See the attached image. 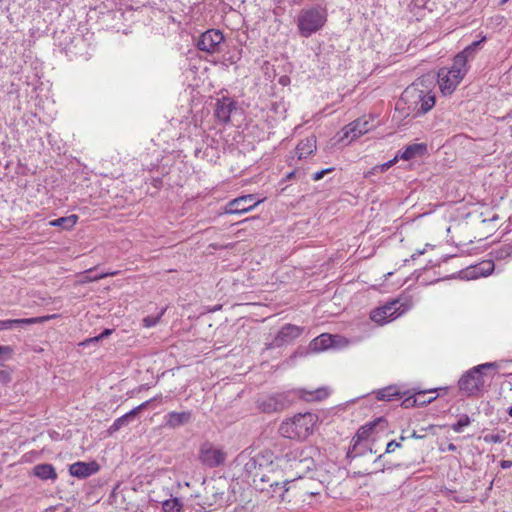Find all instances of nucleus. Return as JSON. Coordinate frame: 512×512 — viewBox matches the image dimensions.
<instances>
[{"label":"nucleus","instance_id":"nucleus-1","mask_svg":"<svg viewBox=\"0 0 512 512\" xmlns=\"http://www.w3.org/2000/svg\"><path fill=\"white\" fill-rule=\"evenodd\" d=\"M316 422L315 414H297L281 423L279 433L288 439L305 440L313 433Z\"/></svg>","mask_w":512,"mask_h":512},{"label":"nucleus","instance_id":"nucleus-2","mask_svg":"<svg viewBox=\"0 0 512 512\" xmlns=\"http://www.w3.org/2000/svg\"><path fill=\"white\" fill-rule=\"evenodd\" d=\"M408 109L415 117L424 115L435 105V96L425 89H420L417 84L408 86L401 95Z\"/></svg>","mask_w":512,"mask_h":512},{"label":"nucleus","instance_id":"nucleus-3","mask_svg":"<svg viewBox=\"0 0 512 512\" xmlns=\"http://www.w3.org/2000/svg\"><path fill=\"white\" fill-rule=\"evenodd\" d=\"M499 362H488L480 364L467 371L459 380V389L467 396H478L485 390L484 370L497 369Z\"/></svg>","mask_w":512,"mask_h":512},{"label":"nucleus","instance_id":"nucleus-4","mask_svg":"<svg viewBox=\"0 0 512 512\" xmlns=\"http://www.w3.org/2000/svg\"><path fill=\"white\" fill-rule=\"evenodd\" d=\"M326 20V12L321 8L312 7L303 9L297 18V26L301 36H311L324 26Z\"/></svg>","mask_w":512,"mask_h":512},{"label":"nucleus","instance_id":"nucleus-5","mask_svg":"<svg viewBox=\"0 0 512 512\" xmlns=\"http://www.w3.org/2000/svg\"><path fill=\"white\" fill-rule=\"evenodd\" d=\"M289 483L288 480L279 481V472L275 471L271 464L266 463L264 469L259 475L258 485L255 487L261 492H272V496L277 495L284 500V494L288 492L289 488L285 486Z\"/></svg>","mask_w":512,"mask_h":512},{"label":"nucleus","instance_id":"nucleus-6","mask_svg":"<svg viewBox=\"0 0 512 512\" xmlns=\"http://www.w3.org/2000/svg\"><path fill=\"white\" fill-rule=\"evenodd\" d=\"M226 453L210 443H204L199 451V460L208 467H218L224 464Z\"/></svg>","mask_w":512,"mask_h":512},{"label":"nucleus","instance_id":"nucleus-7","mask_svg":"<svg viewBox=\"0 0 512 512\" xmlns=\"http://www.w3.org/2000/svg\"><path fill=\"white\" fill-rule=\"evenodd\" d=\"M224 41V36L220 30L210 29L202 33L197 43L201 51L213 54L220 51V45Z\"/></svg>","mask_w":512,"mask_h":512},{"label":"nucleus","instance_id":"nucleus-8","mask_svg":"<svg viewBox=\"0 0 512 512\" xmlns=\"http://www.w3.org/2000/svg\"><path fill=\"white\" fill-rule=\"evenodd\" d=\"M262 200L255 201V196L253 194L240 196L238 198H235L231 201H229L225 208L224 213L225 214H243L250 210H252L254 207H256L259 203H261Z\"/></svg>","mask_w":512,"mask_h":512},{"label":"nucleus","instance_id":"nucleus-9","mask_svg":"<svg viewBox=\"0 0 512 512\" xmlns=\"http://www.w3.org/2000/svg\"><path fill=\"white\" fill-rule=\"evenodd\" d=\"M290 403V400L285 394H275L260 399L258 401V407L265 413H273L286 409Z\"/></svg>","mask_w":512,"mask_h":512},{"label":"nucleus","instance_id":"nucleus-10","mask_svg":"<svg viewBox=\"0 0 512 512\" xmlns=\"http://www.w3.org/2000/svg\"><path fill=\"white\" fill-rule=\"evenodd\" d=\"M439 86L444 94H451L457 87V85L463 79V75L460 74L459 70H441L438 74Z\"/></svg>","mask_w":512,"mask_h":512},{"label":"nucleus","instance_id":"nucleus-11","mask_svg":"<svg viewBox=\"0 0 512 512\" xmlns=\"http://www.w3.org/2000/svg\"><path fill=\"white\" fill-rule=\"evenodd\" d=\"M370 129H371V127H370V123L368 120L357 119L342 129L343 135L340 138V140L341 141L347 140V142L350 143L354 139L367 133Z\"/></svg>","mask_w":512,"mask_h":512},{"label":"nucleus","instance_id":"nucleus-12","mask_svg":"<svg viewBox=\"0 0 512 512\" xmlns=\"http://www.w3.org/2000/svg\"><path fill=\"white\" fill-rule=\"evenodd\" d=\"M398 308L399 301H393L383 307L375 309L371 313V319L378 324H383L397 317L396 312Z\"/></svg>","mask_w":512,"mask_h":512},{"label":"nucleus","instance_id":"nucleus-13","mask_svg":"<svg viewBox=\"0 0 512 512\" xmlns=\"http://www.w3.org/2000/svg\"><path fill=\"white\" fill-rule=\"evenodd\" d=\"M266 461L264 457H253L249 458L244 464V472L247 478L251 479L254 485H258L259 475L264 469Z\"/></svg>","mask_w":512,"mask_h":512},{"label":"nucleus","instance_id":"nucleus-14","mask_svg":"<svg viewBox=\"0 0 512 512\" xmlns=\"http://www.w3.org/2000/svg\"><path fill=\"white\" fill-rule=\"evenodd\" d=\"M56 317H57V315L53 314V315H46V316H41V317H33V318H25V319L2 320V321H0V330L12 329L14 326L44 323V322L54 319Z\"/></svg>","mask_w":512,"mask_h":512},{"label":"nucleus","instance_id":"nucleus-15","mask_svg":"<svg viewBox=\"0 0 512 512\" xmlns=\"http://www.w3.org/2000/svg\"><path fill=\"white\" fill-rule=\"evenodd\" d=\"M99 470V465L95 462H76L70 465L69 472L72 476L77 478H86Z\"/></svg>","mask_w":512,"mask_h":512},{"label":"nucleus","instance_id":"nucleus-16","mask_svg":"<svg viewBox=\"0 0 512 512\" xmlns=\"http://www.w3.org/2000/svg\"><path fill=\"white\" fill-rule=\"evenodd\" d=\"M235 108L234 103L228 98H222L217 101L215 116L223 123L230 121L232 110Z\"/></svg>","mask_w":512,"mask_h":512},{"label":"nucleus","instance_id":"nucleus-17","mask_svg":"<svg viewBox=\"0 0 512 512\" xmlns=\"http://www.w3.org/2000/svg\"><path fill=\"white\" fill-rule=\"evenodd\" d=\"M301 334V329L295 325L287 324L278 332L275 341L277 344L290 342Z\"/></svg>","mask_w":512,"mask_h":512},{"label":"nucleus","instance_id":"nucleus-18","mask_svg":"<svg viewBox=\"0 0 512 512\" xmlns=\"http://www.w3.org/2000/svg\"><path fill=\"white\" fill-rule=\"evenodd\" d=\"M334 342L335 339L332 335L324 333L310 342L309 349L312 352H320L332 347Z\"/></svg>","mask_w":512,"mask_h":512},{"label":"nucleus","instance_id":"nucleus-19","mask_svg":"<svg viewBox=\"0 0 512 512\" xmlns=\"http://www.w3.org/2000/svg\"><path fill=\"white\" fill-rule=\"evenodd\" d=\"M149 401L142 403L141 405L137 406L136 408L132 409L130 412L126 413L125 415L117 418L114 423L109 428V433H114L118 431L121 427L127 425L132 418H134L137 413L146 407Z\"/></svg>","mask_w":512,"mask_h":512},{"label":"nucleus","instance_id":"nucleus-20","mask_svg":"<svg viewBox=\"0 0 512 512\" xmlns=\"http://www.w3.org/2000/svg\"><path fill=\"white\" fill-rule=\"evenodd\" d=\"M316 150V139L315 137H307L300 141L296 147V155L298 159L306 158Z\"/></svg>","mask_w":512,"mask_h":512},{"label":"nucleus","instance_id":"nucleus-21","mask_svg":"<svg viewBox=\"0 0 512 512\" xmlns=\"http://www.w3.org/2000/svg\"><path fill=\"white\" fill-rule=\"evenodd\" d=\"M33 474L41 480H52L57 479V473L53 465L44 463L38 464L33 467Z\"/></svg>","mask_w":512,"mask_h":512},{"label":"nucleus","instance_id":"nucleus-22","mask_svg":"<svg viewBox=\"0 0 512 512\" xmlns=\"http://www.w3.org/2000/svg\"><path fill=\"white\" fill-rule=\"evenodd\" d=\"M191 420V413L184 412H170L166 416V424L171 428L179 427L188 423Z\"/></svg>","mask_w":512,"mask_h":512},{"label":"nucleus","instance_id":"nucleus-23","mask_svg":"<svg viewBox=\"0 0 512 512\" xmlns=\"http://www.w3.org/2000/svg\"><path fill=\"white\" fill-rule=\"evenodd\" d=\"M298 393L305 401H321L329 395L328 389L324 387L314 390L299 389Z\"/></svg>","mask_w":512,"mask_h":512},{"label":"nucleus","instance_id":"nucleus-24","mask_svg":"<svg viewBox=\"0 0 512 512\" xmlns=\"http://www.w3.org/2000/svg\"><path fill=\"white\" fill-rule=\"evenodd\" d=\"M427 146L423 143L409 145L401 155L404 160H410L426 153Z\"/></svg>","mask_w":512,"mask_h":512},{"label":"nucleus","instance_id":"nucleus-25","mask_svg":"<svg viewBox=\"0 0 512 512\" xmlns=\"http://www.w3.org/2000/svg\"><path fill=\"white\" fill-rule=\"evenodd\" d=\"M384 422L385 421L382 418H378L377 420H374V421L360 427L356 433V442L353 447L355 448L356 445L358 444V442L367 439L370 436L373 429L377 425L384 423Z\"/></svg>","mask_w":512,"mask_h":512},{"label":"nucleus","instance_id":"nucleus-26","mask_svg":"<svg viewBox=\"0 0 512 512\" xmlns=\"http://www.w3.org/2000/svg\"><path fill=\"white\" fill-rule=\"evenodd\" d=\"M77 220L78 216L72 214L66 217H61L53 221H50V225L55 227H62L63 229L69 230L74 227V225L77 223Z\"/></svg>","mask_w":512,"mask_h":512},{"label":"nucleus","instance_id":"nucleus-27","mask_svg":"<svg viewBox=\"0 0 512 512\" xmlns=\"http://www.w3.org/2000/svg\"><path fill=\"white\" fill-rule=\"evenodd\" d=\"M182 504L178 498H172L165 500L162 503V509L164 512H180Z\"/></svg>","mask_w":512,"mask_h":512},{"label":"nucleus","instance_id":"nucleus-28","mask_svg":"<svg viewBox=\"0 0 512 512\" xmlns=\"http://www.w3.org/2000/svg\"><path fill=\"white\" fill-rule=\"evenodd\" d=\"M467 62L468 61L464 58V56L461 55L460 53H458L454 57L453 65L450 68V70H457V71L459 70L460 74L464 76L467 72V69H466Z\"/></svg>","mask_w":512,"mask_h":512},{"label":"nucleus","instance_id":"nucleus-29","mask_svg":"<svg viewBox=\"0 0 512 512\" xmlns=\"http://www.w3.org/2000/svg\"><path fill=\"white\" fill-rule=\"evenodd\" d=\"M400 393L395 387H386L377 392V399L390 401L393 397L398 396Z\"/></svg>","mask_w":512,"mask_h":512},{"label":"nucleus","instance_id":"nucleus-30","mask_svg":"<svg viewBox=\"0 0 512 512\" xmlns=\"http://www.w3.org/2000/svg\"><path fill=\"white\" fill-rule=\"evenodd\" d=\"M484 40H485V38H483L482 40H479V41H474L469 46H467L462 52H460V54L463 55L464 58L468 61L470 58H473L474 53L478 49L481 42H483Z\"/></svg>","mask_w":512,"mask_h":512},{"label":"nucleus","instance_id":"nucleus-31","mask_svg":"<svg viewBox=\"0 0 512 512\" xmlns=\"http://www.w3.org/2000/svg\"><path fill=\"white\" fill-rule=\"evenodd\" d=\"M471 423V419L468 415L464 414L460 416L459 420L451 426L452 430L460 433L463 431V429L467 426H469Z\"/></svg>","mask_w":512,"mask_h":512},{"label":"nucleus","instance_id":"nucleus-32","mask_svg":"<svg viewBox=\"0 0 512 512\" xmlns=\"http://www.w3.org/2000/svg\"><path fill=\"white\" fill-rule=\"evenodd\" d=\"M116 274H117V272H109V273H102V274H99V275H96L93 277L85 274V275H83L81 282L82 283L94 282V281H98V280L103 279L108 276H114Z\"/></svg>","mask_w":512,"mask_h":512},{"label":"nucleus","instance_id":"nucleus-33","mask_svg":"<svg viewBox=\"0 0 512 512\" xmlns=\"http://www.w3.org/2000/svg\"><path fill=\"white\" fill-rule=\"evenodd\" d=\"M289 461H291V467L297 469L300 465H304L306 468H309V464L312 462L310 458L300 459L297 460L296 457H293V459L289 458Z\"/></svg>","mask_w":512,"mask_h":512},{"label":"nucleus","instance_id":"nucleus-34","mask_svg":"<svg viewBox=\"0 0 512 512\" xmlns=\"http://www.w3.org/2000/svg\"><path fill=\"white\" fill-rule=\"evenodd\" d=\"M111 333H112V330H111V329H105V330H104L101 334H99L98 336L85 340V341L82 343V345H85V344H87V343H91V342H98V341L102 340L103 338H105V337L109 336Z\"/></svg>","mask_w":512,"mask_h":512},{"label":"nucleus","instance_id":"nucleus-35","mask_svg":"<svg viewBox=\"0 0 512 512\" xmlns=\"http://www.w3.org/2000/svg\"><path fill=\"white\" fill-rule=\"evenodd\" d=\"M163 313H161L159 316H156V317H152V316H147L143 319V325L147 328H150L152 326H155L159 320H160V317L162 316Z\"/></svg>","mask_w":512,"mask_h":512},{"label":"nucleus","instance_id":"nucleus-36","mask_svg":"<svg viewBox=\"0 0 512 512\" xmlns=\"http://www.w3.org/2000/svg\"><path fill=\"white\" fill-rule=\"evenodd\" d=\"M396 161V158H394L393 160H390L382 165H378V166H375L372 171V172H384L386 171L389 167H391L393 165V163Z\"/></svg>","mask_w":512,"mask_h":512},{"label":"nucleus","instance_id":"nucleus-37","mask_svg":"<svg viewBox=\"0 0 512 512\" xmlns=\"http://www.w3.org/2000/svg\"><path fill=\"white\" fill-rule=\"evenodd\" d=\"M400 446H401V442L392 440L387 444L385 453H392L395 451L396 448H399Z\"/></svg>","mask_w":512,"mask_h":512},{"label":"nucleus","instance_id":"nucleus-38","mask_svg":"<svg viewBox=\"0 0 512 512\" xmlns=\"http://www.w3.org/2000/svg\"><path fill=\"white\" fill-rule=\"evenodd\" d=\"M43 512H66V510L63 507V505H59V506H50V507L46 508Z\"/></svg>","mask_w":512,"mask_h":512},{"label":"nucleus","instance_id":"nucleus-39","mask_svg":"<svg viewBox=\"0 0 512 512\" xmlns=\"http://www.w3.org/2000/svg\"><path fill=\"white\" fill-rule=\"evenodd\" d=\"M332 170H333L332 168H329V169H324V170H322V171L316 172V173L313 175V179H314L315 181L320 180V179H322V178H323V176H324L326 173H328V172H330V171H332Z\"/></svg>","mask_w":512,"mask_h":512},{"label":"nucleus","instance_id":"nucleus-40","mask_svg":"<svg viewBox=\"0 0 512 512\" xmlns=\"http://www.w3.org/2000/svg\"><path fill=\"white\" fill-rule=\"evenodd\" d=\"M485 441H492V442H500L501 439H500V436L499 435H490V436H485Z\"/></svg>","mask_w":512,"mask_h":512},{"label":"nucleus","instance_id":"nucleus-41","mask_svg":"<svg viewBox=\"0 0 512 512\" xmlns=\"http://www.w3.org/2000/svg\"><path fill=\"white\" fill-rule=\"evenodd\" d=\"M511 466H512V461H510V460H503L501 462V467L504 468V469L505 468H510Z\"/></svg>","mask_w":512,"mask_h":512},{"label":"nucleus","instance_id":"nucleus-42","mask_svg":"<svg viewBox=\"0 0 512 512\" xmlns=\"http://www.w3.org/2000/svg\"><path fill=\"white\" fill-rule=\"evenodd\" d=\"M410 437L415 438V439H422L425 437V435L424 434L420 435L416 431H413L412 434L410 435Z\"/></svg>","mask_w":512,"mask_h":512},{"label":"nucleus","instance_id":"nucleus-43","mask_svg":"<svg viewBox=\"0 0 512 512\" xmlns=\"http://www.w3.org/2000/svg\"><path fill=\"white\" fill-rule=\"evenodd\" d=\"M456 446L453 444V443H450L448 446H447V450L448 451H456Z\"/></svg>","mask_w":512,"mask_h":512},{"label":"nucleus","instance_id":"nucleus-44","mask_svg":"<svg viewBox=\"0 0 512 512\" xmlns=\"http://www.w3.org/2000/svg\"><path fill=\"white\" fill-rule=\"evenodd\" d=\"M487 265H488V271L490 272L492 270L493 264L491 262H488Z\"/></svg>","mask_w":512,"mask_h":512},{"label":"nucleus","instance_id":"nucleus-45","mask_svg":"<svg viewBox=\"0 0 512 512\" xmlns=\"http://www.w3.org/2000/svg\"><path fill=\"white\" fill-rule=\"evenodd\" d=\"M433 428H434V426H433V425H430L429 427H427V428H423L422 430L427 431V430H431V429H433Z\"/></svg>","mask_w":512,"mask_h":512},{"label":"nucleus","instance_id":"nucleus-46","mask_svg":"<svg viewBox=\"0 0 512 512\" xmlns=\"http://www.w3.org/2000/svg\"><path fill=\"white\" fill-rule=\"evenodd\" d=\"M4 350H5V347L0 346V356L2 355V353L4 352Z\"/></svg>","mask_w":512,"mask_h":512},{"label":"nucleus","instance_id":"nucleus-47","mask_svg":"<svg viewBox=\"0 0 512 512\" xmlns=\"http://www.w3.org/2000/svg\"><path fill=\"white\" fill-rule=\"evenodd\" d=\"M508 414H509V416L512 418V407H510V408H509V410H508Z\"/></svg>","mask_w":512,"mask_h":512},{"label":"nucleus","instance_id":"nucleus-48","mask_svg":"<svg viewBox=\"0 0 512 512\" xmlns=\"http://www.w3.org/2000/svg\"><path fill=\"white\" fill-rule=\"evenodd\" d=\"M406 439H407V437H406V436H404V435H401V436H400V441H404V440H406Z\"/></svg>","mask_w":512,"mask_h":512},{"label":"nucleus","instance_id":"nucleus-49","mask_svg":"<svg viewBox=\"0 0 512 512\" xmlns=\"http://www.w3.org/2000/svg\"><path fill=\"white\" fill-rule=\"evenodd\" d=\"M424 253V250L417 251V255H422Z\"/></svg>","mask_w":512,"mask_h":512},{"label":"nucleus","instance_id":"nucleus-50","mask_svg":"<svg viewBox=\"0 0 512 512\" xmlns=\"http://www.w3.org/2000/svg\"><path fill=\"white\" fill-rule=\"evenodd\" d=\"M508 1H509V0H502V1H501V4H505V3H507Z\"/></svg>","mask_w":512,"mask_h":512}]
</instances>
